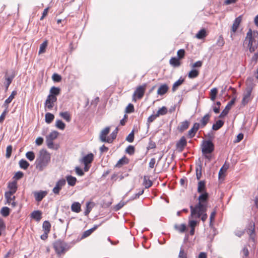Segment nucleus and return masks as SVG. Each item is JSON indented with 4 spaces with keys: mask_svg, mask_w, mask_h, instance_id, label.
I'll list each match as a JSON object with an SVG mask.
<instances>
[{
    "mask_svg": "<svg viewBox=\"0 0 258 258\" xmlns=\"http://www.w3.org/2000/svg\"><path fill=\"white\" fill-rule=\"evenodd\" d=\"M135 109H134V106L132 103H129L127 107L125 108V112L126 113H130L134 112Z\"/></svg>",
    "mask_w": 258,
    "mask_h": 258,
    "instance_id": "5fc2aeb1",
    "label": "nucleus"
},
{
    "mask_svg": "<svg viewBox=\"0 0 258 258\" xmlns=\"http://www.w3.org/2000/svg\"><path fill=\"white\" fill-rule=\"evenodd\" d=\"M17 92L16 91H12L10 96L5 100V103L4 104V106L8 109V104L10 103L13 99L14 98L15 96L16 95Z\"/></svg>",
    "mask_w": 258,
    "mask_h": 258,
    "instance_id": "c85d7f7f",
    "label": "nucleus"
},
{
    "mask_svg": "<svg viewBox=\"0 0 258 258\" xmlns=\"http://www.w3.org/2000/svg\"><path fill=\"white\" fill-rule=\"evenodd\" d=\"M126 141L130 143H132L134 140V130H133L131 133L126 138Z\"/></svg>",
    "mask_w": 258,
    "mask_h": 258,
    "instance_id": "bf43d9fd",
    "label": "nucleus"
},
{
    "mask_svg": "<svg viewBox=\"0 0 258 258\" xmlns=\"http://www.w3.org/2000/svg\"><path fill=\"white\" fill-rule=\"evenodd\" d=\"M224 122L222 120H217L215 123L213 124L212 129L214 131H217L219 130L224 125Z\"/></svg>",
    "mask_w": 258,
    "mask_h": 258,
    "instance_id": "f704fd0d",
    "label": "nucleus"
},
{
    "mask_svg": "<svg viewBox=\"0 0 258 258\" xmlns=\"http://www.w3.org/2000/svg\"><path fill=\"white\" fill-rule=\"evenodd\" d=\"M169 64L174 68H177L181 65V62L177 57H172L169 60Z\"/></svg>",
    "mask_w": 258,
    "mask_h": 258,
    "instance_id": "c756f323",
    "label": "nucleus"
},
{
    "mask_svg": "<svg viewBox=\"0 0 258 258\" xmlns=\"http://www.w3.org/2000/svg\"><path fill=\"white\" fill-rule=\"evenodd\" d=\"M31 217L37 221H39L42 218V212L41 211H34L31 214Z\"/></svg>",
    "mask_w": 258,
    "mask_h": 258,
    "instance_id": "bb28decb",
    "label": "nucleus"
},
{
    "mask_svg": "<svg viewBox=\"0 0 258 258\" xmlns=\"http://www.w3.org/2000/svg\"><path fill=\"white\" fill-rule=\"evenodd\" d=\"M199 75V72L196 69L191 70L188 74V77L190 79H194L197 77Z\"/></svg>",
    "mask_w": 258,
    "mask_h": 258,
    "instance_id": "79ce46f5",
    "label": "nucleus"
},
{
    "mask_svg": "<svg viewBox=\"0 0 258 258\" xmlns=\"http://www.w3.org/2000/svg\"><path fill=\"white\" fill-rule=\"evenodd\" d=\"M216 214V210L215 209L211 213L210 216V225H211L212 221L214 220L215 215Z\"/></svg>",
    "mask_w": 258,
    "mask_h": 258,
    "instance_id": "774afa93",
    "label": "nucleus"
},
{
    "mask_svg": "<svg viewBox=\"0 0 258 258\" xmlns=\"http://www.w3.org/2000/svg\"><path fill=\"white\" fill-rule=\"evenodd\" d=\"M207 211V210H205V211H204V212H203L200 211V210H197L196 213L194 214V216L197 215L198 218L201 217V220L203 222H205L208 218V215L206 214Z\"/></svg>",
    "mask_w": 258,
    "mask_h": 258,
    "instance_id": "4be33fe9",
    "label": "nucleus"
},
{
    "mask_svg": "<svg viewBox=\"0 0 258 258\" xmlns=\"http://www.w3.org/2000/svg\"><path fill=\"white\" fill-rule=\"evenodd\" d=\"M66 179L69 185L73 186L76 184L77 181L76 177L72 175H68L66 177Z\"/></svg>",
    "mask_w": 258,
    "mask_h": 258,
    "instance_id": "c9c22d12",
    "label": "nucleus"
},
{
    "mask_svg": "<svg viewBox=\"0 0 258 258\" xmlns=\"http://www.w3.org/2000/svg\"><path fill=\"white\" fill-rule=\"evenodd\" d=\"M152 181L149 179L147 176H144L143 184L146 188H148L152 185Z\"/></svg>",
    "mask_w": 258,
    "mask_h": 258,
    "instance_id": "ea45409f",
    "label": "nucleus"
},
{
    "mask_svg": "<svg viewBox=\"0 0 258 258\" xmlns=\"http://www.w3.org/2000/svg\"><path fill=\"white\" fill-rule=\"evenodd\" d=\"M248 40L247 47L250 52L252 53L258 46V31H252L251 29H249L244 41Z\"/></svg>",
    "mask_w": 258,
    "mask_h": 258,
    "instance_id": "7ed1b4c3",
    "label": "nucleus"
},
{
    "mask_svg": "<svg viewBox=\"0 0 258 258\" xmlns=\"http://www.w3.org/2000/svg\"><path fill=\"white\" fill-rule=\"evenodd\" d=\"M190 122L187 120H185L180 123L177 127L178 130L180 132L182 133L186 130H187L189 126Z\"/></svg>",
    "mask_w": 258,
    "mask_h": 258,
    "instance_id": "412c9836",
    "label": "nucleus"
},
{
    "mask_svg": "<svg viewBox=\"0 0 258 258\" xmlns=\"http://www.w3.org/2000/svg\"><path fill=\"white\" fill-rule=\"evenodd\" d=\"M8 187L10 190L6 191L7 195H14L16 193L17 190V182L16 180H14L12 182L8 183Z\"/></svg>",
    "mask_w": 258,
    "mask_h": 258,
    "instance_id": "ddd939ff",
    "label": "nucleus"
},
{
    "mask_svg": "<svg viewBox=\"0 0 258 258\" xmlns=\"http://www.w3.org/2000/svg\"><path fill=\"white\" fill-rule=\"evenodd\" d=\"M225 41L222 35H220L217 41V45L219 46H222L224 45Z\"/></svg>",
    "mask_w": 258,
    "mask_h": 258,
    "instance_id": "338daca9",
    "label": "nucleus"
},
{
    "mask_svg": "<svg viewBox=\"0 0 258 258\" xmlns=\"http://www.w3.org/2000/svg\"><path fill=\"white\" fill-rule=\"evenodd\" d=\"M242 21V15L237 17L233 22V25L231 28V31L233 33H235L237 31L239 26Z\"/></svg>",
    "mask_w": 258,
    "mask_h": 258,
    "instance_id": "f3484780",
    "label": "nucleus"
},
{
    "mask_svg": "<svg viewBox=\"0 0 258 258\" xmlns=\"http://www.w3.org/2000/svg\"><path fill=\"white\" fill-rule=\"evenodd\" d=\"M12 150H13V147H12V145H9L7 147L6 157L7 159L10 158V157L11 156Z\"/></svg>",
    "mask_w": 258,
    "mask_h": 258,
    "instance_id": "603ef678",
    "label": "nucleus"
},
{
    "mask_svg": "<svg viewBox=\"0 0 258 258\" xmlns=\"http://www.w3.org/2000/svg\"><path fill=\"white\" fill-rule=\"evenodd\" d=\"M167 108L165 106H163L162 108H160L156 113V116L158 117L160 115H164L167 114Z\"/></svg>",
    "mask_w": 258,
    "mask_h": 258,
    "instance_id": "de8ad7c7",
    "label": "nucleus"
},
{
    "mask_svg": "<svg viewBox=\"0 0 258 258\" xmlns=\"http://www.w3.org/2000/svg\"><path fill=\"white\" fill-rule=\"evenodd\" d=\"M207 36V31L205 29L203 28L200 30L196 35V38L199 39L205 38Z\"/></svg>",
    "mask_w": 258,
    "mask_h": 258,
    "instance_id": "2f4dec72",
    "label": "nucleus"
},
{
    "mask_svg": "<svg viewBox=\"0 0 258 258\" xmlns=\"http://www.w3.org/2000/svg\"><path fill=\"white\" fill-rule=\"evenodd\" d=\"M184 82V79H182L181 77L177 81H176L173 85L172 88V92H175L183 82Z\"/></svg>",
    "mask_w": 258,
    "mask_h": 258,
    "instance_id": "473e14b6",
    "label": "nucleus"
},
{
    "mask_svg": "<svg viewBox=\"0 0 258 258\" xmlns=\"http://www.w3.org/2000/svg\"><path fill=\"white\" fill-rule=\"evenodd\" d=\"M19 166L21 168L26 170L29 167L30 164L26 160L22 159L19 162Z\"/></svg>",
    "mask_w": 258,
    "mask_h": 258,
    "instance_id": "4c0bfd02",
    "label": "nucleus"
},
{
    "mask_svg": "<svg viewBox=\"0 0 258 258\" xmlns=\"http://www.w3.org/2000/svg\"><path fill=\"white\" fill-rule=\"evenodd\" d=\"M94 155L92 153H89L84 156L83 158L81 159V162L84 163V164H90L93 161Z\"/></svg>",
    "mask_w": 258,
    "mask_h": 258,
    "instance_id": "6ab92c4d",
    "label": "nucleus"
},
{
    "mask_svg": "<svg viewBox=\"0 0 258 258\" xmlns=\"http://www.w3.org/2000/svg\"><path fill=\"white\" fill-rule=\"evenodd\" d=\"M199 163L198 164H197L196 169V177H197V179L198 180L200 179V178L202 177V163H201V161L200 158L199 159Z\"/></svg>",
    "mask_w": 258,
    "mask_h": 258,
    "instance_id": "5701e85b",
    "label": "nucleus"
},
{
    "mask_svg": "<svg viewBox=\"0 0 258 258\" xmlns=\"http://www.w3.org/2000/svg\"><path fill=\"white\" fill-rule=\"evenodd\" d=\"M66 184V180L64 178H61L58 180L55 184V186L52 189L53 192L55 195H58L62 187Z\"/></svg>",
    "mask_w": 258,
    "mask_h": 258,
    "instance_id": "9d476101",
    "label": "nucleus"
},
{
    "mask_svg": "<svg viewBox=\"0 0 258 258\" xmlns=\"http://www.w3.org/2000/svg\"><path fill=\"white\" fill-rule=\"evenodd\" d=\"M53 247L55 252L58 255L64 254L70 248L68 243L60 239L53 242Z\"/></svg>",
    "mask_w": 258,
    "mask_h": 258,
    "instance_id": "20e7f679",
    "label": "nucleus"
},
{
    "mask_svg": "<svg viewBox=\"0 0 258 258\" xmlns=\"http://www.w3.org/2000/svg\"><path fill=\"white\" fill-rule=\"evenodd\" d=\"M126 203V202H120L118 204H117L115 206L114 208V209L115 211H117L118 210H119L120 209H121L123 206L124 205H125V204Z\"/></svg>",
    "mask_w": 258,
    "mask_h": 258,
    "instance_id": "680f3d73",
    "label": "nucleus"
},
{
    "mask_svg": "<svg viewBox=\"0 0 258 258\" xmlns=\"http://www.w3.org/2000/svg\"><path fill=\"white\" fill-rule=\"evenodd\" d=\"M187 145V141L184 136H182L176 144V150L179 152H182Z\"/></svg>",
    "mask_w": 258,
    "mask_h": 258,
    "instance_id": "f8f14e48",
    "label": "nucleus"
},
{
    "mask_svg": "<svg viewBox=\"0 0 258 258\" xmlns=\"http://www.w3.org/2000/svg\"><path fill=\"white\" fill-rule=\"evenodd\" d=\"M253 81V79L252 77H248L246 80V83L249 84L246 88V93L243 94L241 104L243 106H245L251 100L250 96L254 86Z\"/></svg>",
    "mask_w": 258,
    "mask_h": 258,
    "instance_id": "39448f33",
    "label": "nucleus"
},
{
    "mask_svg": "<svg viewBox=\"0 0 258 258\" xmlns=\"http://www.w3.org/2000/svg\"><path fill=\"white\" fill-rule=\"evenodd\" d=\"M54 118V115L49 112L46 113L45 116V120L47 123H50Z\"/></svg>",
    "mask_w": 258,
    "mask_h": 258,
    "instance_id": "58836bf2",
    "label": "nucleus"
},
{
    "mask_svg": "<svg viewBox=\"0 0 258 258\" xmlns=\"http://www.w3.org/2000/svg\"><path fill=\"white\" fill-rule=\"evenodd\" d=\"M229 167V165L224 166L220 169L219 172V178H220L223 174H224V172H225L227 169Z\"/></svg>",
    "mask_w": 258,
    "mask_h": 258,
    "instance_id": "052dcab7",
    "label": "nucleus"
},
{
    "mask_svg": "<svg viewBox=\"0 0 258 258\" xmlns=\"http://www.w3.org/2000/svg\"><path fill=\"white\" fill-rule=\"evenodd\" d=\"M110 128L109 126L106 127L104 128L100 133V140L102 142H106L108 143H111V140L110 138H106L107 135L110 132Z\"/></svg>",
    "mask_w": 258,
    "mask_h": 258,
    "instance_id": "1a4fd4ad",
    "label": "nucleus"
},
{
    "mask_svg": "<svg viewBox=\"0 0 258 258\" xmlns=\"http://www.w3.org/2000/svg\"><path fill=\"white\" fill-rule=\"evenodd\" d=\"M46 144H47L48 148L49 149H54V144H53V140H50L49 138H46Z\"/></svg>",
    "mask_w": 258,
    "mask_h": 258,
    "instance_id": "69168bd1",
    "label": "nucleus"
},
{
    "mask_svg": "<svg viewBox=\"0 0 258 258\" xmlns=\"http://www.w3.org/2000/svg\"><path fill=\"white\" fill-rule=\"evenodd\" d=\"M51 224L48 221H45L43 222L42 225V228L44 232L49 233L50 231Z\"/></svg>",
    "mask_w": 258,
    "mask_h": 258,
    "instance_id": "37998d69",
    "label": "nucleus"
},
{
    "mask_svg": "<svg viewBox=\"0 0 258 258\" xmlns=\"http://www.w3.org/2000/svg\"><path fill=\"white\" fill-rule=\"evenodd\" d=\"M135 148L132 145H129L125 149V152L130 155H132L135 153Z\"/></svg>",
    "mask_w": 258,
    "mask_h": 258,
    "instance_id": "8fccbe9b",
    "label": "nucleus"
},
{
    "mask_svg": "<svg viewBox=\"0 0 258 258\" xmlns=\"http://www.w3.org/2000/svg\"><path fill=\"white\" fill-rule=\"evenodd\" d=\"M52 79L54 82H59L61 81V76L58 74L54 73L52 76Z\"/></svg>",
    "mask_w": 258,
    "mask_h": 258,
    "instance_id": "6e6d98bb",
    "label": "nucleus"
},
{
    "mask_svg": "<svg viewBox=\"0 0 258 258\" xmlns=\"http://www.w3.org/2000/svg\"><path fill=\"white\" fill-rule=\"evenodd\" d=\"M197 191L200 194L207 192L205 180H201L198 182Z\"/></svg>",
    "mask_w": 258,
    "mask_h": 258,
    "instance_id": "aec40b11",
    "label": "nucleus"
},
{
    "mask_svg": "<svg viewBox=\"0 0 258 258\" xmlns=\"http://www.w3.org/2000/svg\"><path fill=\"white\" fill-rule=\"evenodd\" d=\"M59 115L62 117L67 122H70L71 120V117L69 112H61L59 113Z\"/></svg>",
    "mask_w": 258,
    "mask_h": 258,
    "instance_id": "a19ab883",
    "label": "nucleus"
},
{
    "mask_svg": "<svg viewBox=\"0 0 258 258\" xmlns=\"http://www.w3.org/2000/svg\"><path fill=\"white\" fill-rule=\"evenodd\" d=\"M202 154H211L214 150V145L211 140H203L201 145Z\"/></svg>",
    "mask_w": 258,
    "mask_h": 258,
    "instance_id": "423d86ee",
    "label": "nucleus"
},
{
    "mask_svg": "<svg viewBox=\"0 0 258 258\" xmlns=\"http://www.w3.org/2000/svg\"><path fill=\"white\" fill-rule=\"evenodd\" d=\"M209 199V194L207 192L201 193L199 195L198 200V203L194 207L192 205L190 206L191 211L190 216L193 217L197 210H200V211H205L207 210L208 203Z\"/></svg>",
    "mask_w": 258,
    "mask_h": 258,
    "instance_id": "f257e3e1",
    "label": "nucleus"
},
{
    "mask_svg": "<svg viewBox=\"0 0 258 258\" xmlns=\"http://www.w3.org/2000/svg\"><path fill=\"white\" fill-rule=\"evenodd\" d=\"M236 100V98L234 97L232 98L227 104L224 109L222 111L220 114L219 115V118H224L226 116L229 110L231 109V106L235 103Z\"/></svg>",
    "mask_w": 258,
    "mask_h": 258,
    "instance_id": "9b49d317",
    "label": "nucleus"
},
{
    "mask_svg": "<svg viewBox=\"0 0 258 258\" xmlns=\"http://www.w3.org/2000/svg\"><path fill=\"white\" fill-rule=\"evenodd\" d=\"M71 210L73 212L79 213L81 211V204L79 202H74L71 206Z\"/></svg>",
    "mask_w": 258,
    "mask_h": 258,
    "instance_id": "72a5a7b5",
    "label": "nucleus"
},
{
    "mask_svg": "<svg viewBox=\"0 0 258 258\" xmlns=\"http://www.w3.org/2000/svg\"><path fill=\"white\" fill-rule=\"evenodd\" d=\"M178 258H187V253L181 247L179 252Z\"/></svg>",
    "mask_w": 258,
    "mask_h": 258,
    "instance_id": "0e129e2a",
    "label": "nucleus"
},
{
    "mask_svg": "<svg viewBox=\"0 0 258 258\" xmlns=\"http://www.w3.org/2000/svg\"><path fill=\"white\" fill-rule=\"evenodd\" d=\"M211 115L209 113L205 114L201 119L200 127L204 128L209 121Z\"/></svg>",
    "mask_w": 258,
    "mask_h": 258,
    "instance_id": "b1692460",
    "label": "nucleus"
},
{
    "mask_svg": "<svg viewBox=\"0 0 258 258\" xmlns=\"http://www.w3.org/2000/svg\"><path fill=\"white\" fill-rule=\"evenodd\" d=\"M58 134L59 133L58 132L54 131L47 136L46 138H49L50 140H54L57 138Z\"/></svg>",
    "mask_w": 258,
    "mask_h": 258,
    "instance_id": "a18cd8bd",
    "label": "nucleus"
},
{
    "mask_svg": "<svg viewBox=\"0 0 258 258\" xmlns=\"http://www.w3.org/2000/svg\"><path fill=\"white\" fill-rule=\"evenodd\" d=\"M56 101V99L51 98L50 97L47 96L44 103L45 107L48 108L49 110L52 109L54 106V102H55Z\"/></svg>",
    "mask_w": 258,
    "mask_h": 258,
    "instance_id": "dca6fc26",
    "label": "nucleus"
},
{
    "mask_svg": "<svg viewBox=\"0 0 258 258\" xmlns=\"http://www.w3.org/2000/svg\"><path fill=\"white\" fill-rule=\"evenodd\" d=\"M12 195H7L6 193H5V197L7 200V202L9 204H10L11 201H14L16 199V197L14 196L11 197Z\"/></svg>",
    "mask_w": 258,
    "mask_h": 258,
    "instance_id": "4d7b16f0",
    "label": "nucleus"
},
{
    "mask_svg": "<svg viewBox=\"0 0 258 258\" xmlns=\"http://www.w3.org/2000/svg\"><path fill=\"white\" fill-rule=\"evenodd\" d=\"M55 126L57 128L63 130L65 128L66 124L62 120L58 119L56 121Z\"/></svg>",
    "mask_w": 258,
    "mask_h": 258,
    "instance_id": "49530a36",
    "label": "nucleus"
},
{
    "mask_svg": "<svg viewBox=\"0 0 258 258\" xmlns=\"http://www.w3.org/2000/svg\"><path fill=\"white\" fill-rule=\"evenodd\" d=\"M11 210L8 207H4L0 210V214L4 217H8L10 214Z\"/></svg>",
    "mask_w": 258,
    "mask_h": 258,
    "instance_id": "e433bc0d",
    "label": "nucleus"
},
{
    "mask_svg": "<svg viewBox=\"0 0 258 258\" xmlns=\"http://www.w3.org/2000/svg\"><path fill=\"white\" fill-rule=\"evenodd\" d=\"M16 76V73L14 71H12L10 74H9L8 72H7L5 74V81L4 83V85L6 87V91H7L10 85L11 84L13 80Z\"/></svg>",
    "mask_w": 258,
    "mask_h": 258,
    "instance_id": "6e6552de",
    "label": "nucleus"
},
{
    "mask_svg": "<svg viewBox=\"0 0 258 258\" xmlns=\"http://www.w3.org/2000/svg\"><path fill=\"white\" fill-rule=\"evenodd\" d=\"M168 89L169 87L167 84H162L158 88L157 94L159 95H163L168 91Z\"/></svg>",
    "mask_w": 258,
    "mask_h": 258,
    "instance_id": "cd10ccee",
    "label": "nucleus"
},
{
    "mask_svg": "<svg viewBox=\"0 0 258 258\" xmlns=\"http://www.w3.org/2000/svg\"><path fill=\"white\" fill-rule=\"evenodd\" d=\"M48 42L47 40L44 41L40 46L39 53H42L45 51L46 48L47 46Z\"/></svg>",
    "mask_w": 258,
    "mask_h": 258,
    "instance_id": "09e8293b",
    "label": "nucleus"
},
{
    "mask_svg": "<svg viewBox=\"0 0 258 258\" xmlns=\"http://www.w3.org/2000/svg\"><path fill=\"white\" fill-rule=\"evenodd\" d=\"M129 161V159L125 156H124L118 161L115 167L120 168L123 165L127 164Z\"/></svg>",
    "mask_w": 258,
    "mask_h": 258,
    "instance_id": "a878e982",
    "label": "nucleus"
},
{
    "mask_svg": "<svg viewBox=\"0 0 258 258\" xmlns=\"http://www.w3.org/2000/svg\"><path fill=\"white\" fill-rule=\"evenodd\" d=\"M174 229L180 233H184L186 230V225L185 224L178 225L175 224L174 225Z\"/></svg>",
    "mask_w": 258,
    "mask_h": 258,
    "instance_id": "7c9ffc66",
    "label": "nucleus"
},
{
    "mask_svg": "<svg viewBox=\"0 0 258 258\" xmlns=\"http://www.w3.org/2000/svg\"><path fill=\"white\" fill-rule=\"evenodd\" d=\"M23 176H24L23 172L19 171L15 173V175L13 177V178H15V180L16 181V180L21 179Z\"/></svg>",
    "mask_w": 258,
    "mask_h": 258,
    "instance_id": "13d9d810",
    "label": "nucleus"
},
{
    "mask_svg": "<svg viewBox=\"0 0 258 258\" xmlns=\"http://www.w3.org/2000/svg\"><path fill=\"white\" fill-rule=\"evenodd\" d=\"M118 127H116V128L112 132V133L110 134V140H111V143L113 142L114 140H115L116 138L117 134L118 133Z\"/></svg>",
    "mask_w": 258,
    "mask_h": 258,
    "instance_id": "e2e57ef3",
    "label": "nucleus"
},
{
    "mask_svg": "<svg viewBox=\"0 0 258 258\" xmlns=\"http://www.w3.org/2000/svg\"><path fill=\"white\" fill-rule=\"evenodd\" d=\"M185 52L184 49H179L177 52V58L178 59H179V60L183 58L185 56Z\"/></svg>",
    "mask_w": 258,
    "mask_h": 258,
    "instance_id": "864d4df0",
    "label": "nucleus"
},
{
    "mask_svg": "<svg viewBox=\"0 0 258 258\" xmlns=\"http://www.w3.org/2000/svg\"><path fill=\"white\" fill-rule=\"evenodd\" d=\"M50 161V154L45 149L39 151V156L35 161L36 168L41 171L48 165Z\"/></svg>",
    "mask_w": 258,
    "mask_h": 258,
    "instance_id": "f03ea898",
    "label": "nucleus"
},
{
    "mask_svg": "<svg viewBox=\"0 0 258 258\" xmlns=\"http://www.w3.org/2000/svg\"><path fill=\"white\" fill-rule=\"evenodd\" d=\"M47 192L46 191H35L34 192V196L35 199V200L37 202H40L42 200V199L47 195Z\"/></svg>",
    "mask_w": 258,
    "mask_h": 258,
    "instance_id": "a211bd4d",
    "label": "nucleus"
},
{
    "mask_svg": "<svg viewBox=\"0 0 258 258\" xmlns=\"http://www.w3.org/2000/svg\"><path fill=\"white\" fill-rule=\"evenodd\" d=\"M200 127L199 123L196 122L194 124L192 127L188 132V137L189 138H192L195 137L197 132Z\"/></svg>",
    "mask_w": 258,
    "mask_h": 258,
    "instance_id": "2eb2a0df",
    "label": "nucleus"
},
{
    "mask_svg": "<svg viewBox=\"0 0 258 258\" xmlns=\"http://www.w3.org/2000/svg\"><path fill=\"white\" fill-rule=\"evenodd\" d=\"M147 87V84L145 83L141 86H139L138 87L134 92L133 94V100L135 101H136V99L135 98L137 97L139 99H141L143 98L144 95V93L146 90V88Z\"/></svg>",
    "mask_w": 258,
    "mask_h": 258,
    "instance_id": "0eeeda50",
    "label": "nucleus"
},
{
    "mask_svg": "<svg viewBox=\"0 0 258 258\" xmlns=\"http://www.w3.org/2000/svg\"><path fill=\"white\" fill-rule=\"evenodd\" d=\"M26 158L29 160L30 161H32L34 160L35 156V154L33 151H29L26 154Z\"/></svg>",
    "mask_w": 258,
    "mask_h": 258,
    "instance_id": "3c124183",
    "label": "nucleus"
},
{
    "mask_svg": "<svg viewBox=\"0 0 258 258\" xmlns=\"http://www.w3.org/2000/svg\"><path fill=\"white\" fill-rule=\"evenodd\" d=\"M60 92L61 89L60 88L53 86L50 88L49 91V94L48 95V96L57 100L56 97L60 94Z\"/></svg>",
    "mask_w": 258,
    "mask_h": 258,
    "instance_id": "4468645a",
    "label": "nucleus"
},
{
    "mask_svg": "<svg viewBox=\"0 0 258 258\" xmlns=\"http://www.w3.org/2000/svg\"><path fill=\"white\" fill-rule=\"evenodd\" d=\"M218 93V89L216 88H213L210 91V99L212 101L216 99Z\"/></svg>",
    "mask_w": 258,
    "mask_h": 258,
    "instance_id": "c03bdc74",
    "label": "nucleus"
},
{
    "mask_svg": "<svg viewBox=\"0 0 258 258\" xmlns=\"http://www.w3.org/2000/svg\"><path fill=\"white\" fill-rule=\"evenodd\" d=\"M101 224L102 223H101L99 225H95L92 228L85 231L82 236V238H85L90 236L93 232H94L96 229L98 228L99 226H100L101 225Z\"/></svg>",
    "mask_w": 258,
    "mask_h": 258,
    "instance_id": "393cba45",
    "label": "nucleus"
}]
</instances>
